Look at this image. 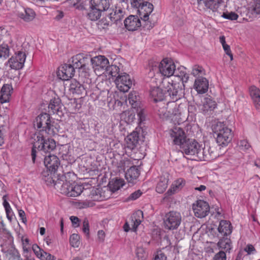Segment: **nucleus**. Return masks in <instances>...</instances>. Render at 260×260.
Here are the masks:
<instances>
[{
	"mask_svg": "<svg viewBox=\"0 0 260 260\" xmlns=\"http://www.w3.org/2000/svg\"><path fill=\"white\" fill-rule=\"evenodd\" d=\"M22 242L24 252H28L30 249L29 239L27 238H24L23 237H22Z\"/></svg>",
	"mask_w": 260,
	"mask_h": 260,
	"instance_id": "obj_52",
	"label": "nucleus"
},
{
	"mask_svg": "<svg viewBox=\"0 0 260 260\" xmlns=\"http://www.w3.org/2000/svg\"><path fill=\"white\" fill-rule=\"evenodd\" d=\"M185 184V181L183 178H179L174 182L166 194L171 196L181 189Z\"/></svg>",
	"mask_w": 260,
	"mask_h": 260,
	"instance_id": "obj_26",
	"label": "nucleus"
},
{
	"mask_svg": "<svg viewBox=\"0 0 260 260\" xmlns=\"http://www.w3.org/2000/svg\"><path fill=\"white\" fill-rule=\"evenodd\" d=\"M105 234L103 230H100L98 232V238L100 242H103L105 240Z\"/></svg>",
	"mask_w": 260,
	"mask_h": 260,
	"instance_id": "obj_62",
	"label": "nucleus"
},
{
	"mask_svg": "<svg viewBox=\"0 0 260 260\" xmlns=\"http://www.w3.org/2000/svg\"><path fill=\"white\" fill-rule=\"evenodd\" d=\"M244 250L247 252L248 254H253L255 251L254 247L251 244L247 245L245 248Z\"/></svg>",
	"mask_w": 260,
	"mask_h": 260,
	"instance_id": "obj_61",
	"label": "nucleus"
},
{
	"mask_svg": "<svg viewBox=\"0 0 260 260\" xmlns=\"http://www.w3.org/2000/svg\"><path fill=\"white\" fill-rule=\"evenodd\" d=\"M46 135L41 133H36L35 135V142L31 150V157L34 162H35L36 157V148L47 152L54 150L56 147L55 141L52 139L47 138L46 139Z\"/></svg>",
	"mask_w": 260,
	"mask_h": 260,
	"instance_id": "obj_3",
	"label": "nucleus"
},
{
	"mask_svg": "<svg viewBox=\"0 0 260 260\" xmlns=\"http://www.w3.org/2000/svg\"><path fill=\"white\" fill-rule=\"evenodd\" d=\"M182 221L180 212L172 211L166 213L163 218V223L165 229L170 231L176 230Z\"/></svg>",
	"mask_w": 260,
	"mask_h": 260,
	"instance_id": "obj_5",
	"label": "nucleus"
},
{
	"mask_svg": "<svg viewBox=\"0 0 260 260\" xmlns=\"http://www.w3.org/2000/svg\"><path fill=\"white\" fill-rule=\"evenodd\" d=\"M216 103L210 96L205 97L202 101L201 110L204 114L213 111L216 108Z\"/></svg>",
	"mask_w": 260,
	"mask_h": 260,
	"instance_id": "obj_24",
	"label": "nucleus"
},
{
	"mask_svg": "<svg viewBox=\"0 0 260 260\" xmlns=\"http://www.w3.org/2000/svg\"><path fill=\"white\" fill-rule=\"evenodd\" d=\"M219 249L226 252H230L233 246L231 240L228 237H223L220 239L217 244Z\"/></svg>",
	"mask_w": 260,
	"mask_h": 260,
	"instance_id": "obj_28",
	"label": "nucleus"
},
{
	"mask_svg": "<svg viewBox=\"0 0 260 260\" xmlns=\"http://www.w3.org/2000/svg\"><path fill=\"white\" fill-rule=\"evenodd\" d=\"M74 72V67L71 64H64L59 68L57 76L62 80H68L73 76Z\"/></svg>",
	"mask_w": 260,
	"mask_h": 260,
	"instance_id": "obj_17",
	"label": "nucleus"
},
{
	"mask_svg": "<svg viewBox=\"0 0 260 260\" xmlns=\"http://www.w3.org/2000/svg\"><path fill=\"white\" fill-rule=\"evenodd\" d=\"M125 15L124 6L120 3H116L112 12L109 14V18L112 22L116 24L121 23Z\"/></svg>",
	"mask_w": 260,
	"mask_h": 260,
	"instance_id": "obj_14",
	"label": "nucleus"
},
{
	"mask_svg": "<svg viewBox=\"0 0 260 260\" xmlns=\"http://www.w3.org/2000/svg\"><path fill=\"white\" fill-rule=\"evenodd\" d=\"M123 185L124 180L122 179H116L109 184L110 190L113 192L119 189Z\"/></svg>",
	"mask_w": 260,
	"mask_h": 260,
	"instance_id": "obj_41",
	"label": "nucleus"
},
{
	"mask_svg": "<svg viewBox=\"0 0 260 260\" xmlns=\"http://www.w3.org/2000/svg\"><path fill=\"white\" fill-rule=\"evenodd\" d=\"M226 256L225 252L222 250L220 251L219 252L216 253L214 258L213 260H226Z\"/></svg>",
	"mask_w": 260,
	"mask_h": 260,
	"instance_id": "obj_54",
	"label": "nucleus"
},
{
	"mask_svg": "<svg viewBox=\"0 0 260 260\" xmlns=\"http://www.w3.org/2000/svg\"><path fill=\"white\" fill-rule=\"evenodd\" d=\"M8 219L11 221L13 218V212L11 208L5 209Z\"/></svg>",
	"mask_w": 260,
	"mask_h": 260,
	"instance_id": "obj_64",
	"label": "nucleus"
},
{
	"mask_svg": "<svg viewBox=\"0 0 260 260\" xmlns=\"http://www.w3.org/2000/svg\"><path fill=\"white\" fill-rule=\"evenodd\" d=\"M169 134L174 144L181 146L187 140L185 133L178 126H175L169 131Z\"/></svg>",
	"mask_w": 260,
	"mask_h": 260,
	"instance_id": "obj_16",
	"label": "nucleus"
},
{
	"mask_svg": "<svg viewBox=\"0 0 260 260\" xmlns=\"http://www.w3.org/2000/svg\"><path fill=\"white\" fill-rule=\"evenodd\" d=\"M83 232L88 237L89 234V221L87 218H85L83 221Z\"/></svg>",
	"mask_w": 260,
	"mask_h": 260,
	"instance_id": "obj_53",
	"label": "nucleus"
},
{
	"mask_svg": "<svg viewBox=\"0 0 260 260\" xmlns=\"http://www.w3.org/2000/svg\"><path fill=\"white\" fill-rule=\"evenodd\" d=\"M158 71L162 76L170 77L176 74V66L171 60L167 58L164 59L160 62L158 66Z\"/></svg>",
	"mask_w": 260,
	"mask_h": 260,
	"instance_id": "obj_9",
	"label": "nucleus"
},
{
	"mask_svg": "<svg viewBox=\"0 0 260 260\" xmlns=\"http://www.w3.org/2000/svg\"><path fill=\"white\" fill-rule=\"evenodd\" d=\"M182 88L179 83H173L164 81L162 87H152L150 95L155 102H161L164 98L169 96L172 100H178L181 96Z\"/></svg>",
	"mask_w": 260,
	"mask_h": 260,
	"instance_id": "obj_1",
	"label": "nucleus"
},
{
	"mask_svg": "<svg viewBox=\"0 0 260 260\" xmlns=\"http://www.w3.org/2000/svg\"><path fill=\"white\" fill-rule=\"evenodd\" d=\"M42 254H41L40 258L41 260H55V258L54 256L51 254L46 252L45 251L42 252Z\"/></svg>",
	"mask_w": 260,
	"mask_h": 260,
	"instance_id": "obj_51",
	"label": "nucleus"
},
{
	"mask_svg": "<svg viewBox=\"0 0 260 260\" xmlns=\"http://www.w3.org/2000/svg\"><path fill=\"white\" fill-rule=\"evenodd\" d=\"M122 68L123 66L122 64L115 61L114 63H112L111 66H108L106 72L112 77H116L122 73L121 72L122 71Z\"/></svg>",
	"mask_w": 260,
	"mask_h": 260,
	"instance_id": "obj_27",
	"label": "nucleus"
},
{
	"mask_svg": "<svg viewBox=\"0 0 260 260\" xmlns=\"http://www.w3.org/2000/svg\"><path fill=\"white\" fill-rule=\"evenodd\" d=\"M183 153L188 155H198L201 147L200 144L195 140L187 139L180 146Z\"/></svg>",
	"mask_w": 260,
	"mask_h": 260,
	"instance_id": "obj_11",
	"label": "nucleus"
},
{
	"mask_svg": "<svg viewBox=\"0 0 260 260\" xmlns=\"http://www.w3.org/2000/svg\"><path fill=\"white\" fill-rule=\"evenodd\" d=\"M218 156L215 148L209 145H205L203 148H200L197 157L201 160L211 161Z\"/></svg>",
	"mask_w": 260,
	"mask_h": 260,
	"instance_id": "obj_12",
	"label": "nucleus"
},
{
	"mask_svg": "<svg viewBox=\"0 0 260 260\" xmlns=\"http://www.w3.org/2000/svg\"><path fill=\"white\" fill-rule=\"evenodd\" d=\"M32 249L37 257L40 258L42 252L44 251L41 249L37 244H34L32 246Z\"/></svg>",
	"mask_w": 260,
	"mask_h": 260,
	"instance_id": "obj_58",
	"label": "nucleus"
},
{
	"mask_svg": "<svg viewBox=\"0 0 260 260\" xmlns=\"http://www.w3.org/2000/svg\"><path fill=\"white\" fill-rule=\"evenodd\" d=\"M177 100H172V102H168L167 103L168 117H171L172 115H176L177 114L178 109L177 108V105L175 103Z\"/></svg>",
	"mask_w": 260,
	"mask_h": 260,
	"instance_id": "obj_40",
	"label": "nucleus"
},
{
	"mask_svg": "<svg viewBox=\"0 0 260 260\" xmlns=\"http://www.w3.org/2000/svg\"><path fill=\"white\" fill-rule=\"evenodd\" d=\"M251 13L255 16L260 14V1H256L250 9Z\"/></svg>",
	"mask_w": 260,
	"mask_h": 260,
	"instance_id": "obj_46",
	"label": "nucleus"
},
{
	"mask_svg": "<svg viewBox=\"0 0 260 260\" xmlns=\"http://www.w3.org/2000/svg\"><path fill=\"white\" fill-rule=\"evenodd\" d=\"M139 15L142 20L146 21L149 19V16L153 10V6L147 2L142 3V5L138 8Z\"/></svg>",
	"mask_w": 260,
	"mask_h": 260,
	"instance_id": "obj_19",
	"label": "nucleus"
},
{
	"mask_svg": "<svg viewBox=\"0 0 260 260\" xmlns=\"http://www.w3.org/2000/svg\"><path fill=\"white\" fill-rule=\"evenodd\" d=\"M131 1L132 6L137 8L140 7L142 3L144 2V0H131Z\"/></svg>",
	"mask_w": 260,
	"mask_h": 260,
	"instance_id": "obj_63",
	"label": "nucleus"
},
{
	"mask_svg": "<svg viewBox=\"0 0 260 260\" xmlns=\"http://www.w3.org/2000/svg\"><path fill=\"white\" fill-rule=\"evenodd\" d=\"M44 165L48 170L54 173L60 165V161L56 155L49 154L45 156Z\"/></svg>",
	"mask_w": 260,
	"mask_h": 260,
	"instance_id": "obj_18",
	"label": "nucleus"
},
{
	"mask_svg": "<svg viewBox=\"0 0 260 260\" xmlns=\"http://www.w3.org/2000/svg\"><path fill=\"white\" fill-rule=\"evenodd\" d=\"M127 147L133 150L138 143L139 134L137 132H133L128 135L125 139Z\"/></svg>",
	"mask_w": 260,
	"mask_h": 260,
	"instance_id": "obj_31",
	"label": "nucleus"
},
{
	"mask_svg": "<svg viewBox=\"0 0 260 260\" xmlns=\"http://www.w3.org/2000/svg\"><path fill=\"white\" fill-rule=\"evenodd\" d=\"M167 106V103L162 102H159L157 105V113L160 118L165 119L169 117Z\"/></svg>",
	"mask_w": 260,
	"mask_h": 260,
	"instance_id": "obj_38",
	"label": "nucleus"
},
{
	"mask_svg": "<svg viewBox=\"0 0 260 260\" xmlns=\"http://www.w3.org/2000/svg\"><path fill=\"white\" fill-rule=\"evenodd\" d=\"M83 189L84 187L82 185L67 181L63 182L60 188L61 193L71 197H78L82 192Z\"/></svg>",
	"mask_w": 260,
	"mask_h": 260,
	"instance_id": "obj_7",
	"label": "nucleus"
},
{
	"mask_svg": "<svg viewBox=\"0 0 260 260\" xmlns=\"http://www.w3.org/2000/svg\"><path fill=\"white\" fill-rule=\"evenodd\" d=\"M25 59V53L19 51L8 60V63L12 69L18 70L23 67Z\"/></svg>",
	"mask_w": 260,
	"mask_h": 260,
	"instance_id": "obj_13",
	"label": "nucleus"
},
{
	"mask_svg": "<svg viewBox=\"0 0 260 260\" xmlns=\"http://www.w3.org/2000/svg\"><path fill=\"white\" fill-rule=\"evenodd\" d=\"M137 115L139 117V120L140 122H142L145 120V113L143 109H139L137 110Z\"/></svg>",
	"mask_w": 260,
	"mask_h": 260,
	"instance_id": "obj_59",
	"label": "nucleus"
},
{
	"mask_svg": "<svg viewBox=\"0 0 260 260\" xmlns=\"http://www.w3.org/2000/svg\"><path fill=\"white\" fill-rule=\"evenodd\" d=\"M222 17L227 19L235 20L238 19V15L236 13L231 12L230 13H223Z\"/></svg>",
	"mask_w": 260,
	"mask_h": 260,
	"instance_id": "obj_49",
	"label": "nucleus"
},
{
	"mask_svg": "<svg viewBox=\"0 0 260 260\" xmlns=\"http://www.w3.org/2000/svg\"><path fill=\"white\" fill-rule=\"evenodd\" d=\"M142 194V191L140 190H138L132 193L128 197L129 200H136L139 198Z\"/></svg>",
	"mask_w": 260,
	"mask_h": 260,
	"instance_id": "obj_55",
	"label": "nucleus"
},
{
	"mask_svg": "<svg viewBox=\"0 0 260 260\" xmlns=\"http://www.w3.org/2000/svg\"><path fill=\"white\" fill-rule=\"evenodd\" d=\"M136 254L139 260H146L148 255L144 248L141 246L137 247Z\"/></svg>",
	"mask_w": 260,
	"mask_h": 260,
	"instance_id": "obj_45",
	"label": "nucleus"
},
{
	"mask_svg": "<svg viewBox=\"0 0 260 260\" xmlns=\"http://www.w3.org/2000/svg\"><path fill=\"white\" fill-rule=\"evenodd\" d=\"M212 129L218 145L225 146L231 141L233 136L232 129L223 122H218L214 124Z\"/></svg>",
	"mask_w": 260,
	"mask_h": 260,
	"instance_id": "obj_4",
	"label": "nucleus"
},
{
	"mask_svg": "<svg viewBox=\"0 0 260 260\" xmlns=\"http://www.w3.org/2000/svg\"><path fill=\"white\" fill-rule=\"evenodd\" d=\"M18 16L25 21H30L35 18L36 14L31 9L23 8L22 10L19 12Z\"/></svg>",
	"mask_w": 260,
	"mask_h": 260,
	"instance_id": "obj_29",
	"label": "nucleus"
},
{
	"mask_svg": "<svg viewBox=\"0 0 260 260\" xmlns=\"http://www.w3.org/2000/svg\"><path fill=\"white\" fill-rule=\"evenodd\" d=\"M199 5L204 4L205 7L212 11H216L220 5L219 0H198Z\"/></svg>",
	"mask_w": 260,
	"mask_h": 260,
	"instance_id": "obj_35",
	"label": "nucleus"
},
{
	"mask_svg": "<svg viewBox=\"0 0 260 260\" xmlns=\"http://www.w3.org/2000/svg\"><path fill=\"white\" fill-rule=\"evenodd\" d=\"M92 68L95 74L100 76L106 72L109 63L108 59L104 56L99 55L93 58H90Z\"/></svg>",
	"mask_w": 260,
	"mask_h": 260,
	"instance_id": "obj_8",
	"label": "nucleus"
},
{
	"mask_svg": "<svg viewBox=\"0 0 260 260\" xmlns=\"http://www.w3.org/2000/svg\"><path fill=\"white\" fill-rule=\"evenodd\" d=\"M140 174L139 169L136 166L130 167L125 173V178L129 183L134 184Z\"/></svg>",
	"mask_w": 260,
	"mask_h": 260,
	"instance_id": "obj_23",
	"label": "nucleus"
},
{
	"mask_svg": "<svg viewBox=\"0 0 260 260\" xmlns=\"http://www.w3.org/2000/svg\"><path fill=\"white\" fill-rule=\"evenodd\" d=\"M90 5L92 7L103 12L109 9L110 0H90Z\"/></svg>",
	"mask_w": 260,
	"mask_h": 260,
	"instance_id": "obj_30",
	"label": "nucleus"
},
{
	"mask_svg": "<svg viewBox=\"0 0 260 260\" xmlns=\"http://www.w3.org/2000/svg\"><path fill=\"white\" fill-rule=\"evenodd\" d=\"M84 86L76 80H72L69 86V91L73 94H81L84 91Z\"/></svg>",
	"mask_w": 260,
	"mask_h": 260,
	"instance_id": "obj_33",
	"label": "nucleus"
},
{
	"mask_svg": "<svg viewBox=\"0 0 260 260\" xmlns=\"http://www.w3.org/2000/svg\"><path fill=\"white\" fill-rule=\"evenodd\" d=\"M218 231L223 236L231 234L232 232L231 223L227 220H221L218 228Z\"/></svg>",
	"mask_w": 260,
	"mask_h": 260,
	"instance_id": "obj_32",
	"label": "nucleus"
},
{
	"mask_svg": "<svg viewBox=\"0 0 260 260\" xmlns=\"http://www.w3.org/2000/svg\"><path fill=\"white\" fill-rule=\"evenodd\" d=\"M90 57L84 54H78L72 58V67L74 69H78L79 72H85V76L89 74V69L86 67V64L89 63Z\"/></svg>",
	"mask_w": 260,
	"mask_h": 260,
	"instance_id": "obj_6",
	"label": "nucleus"
},
{
	"mask_svg": "<svg viewBox=\"0 0 260 260\" xmlns=\"http://www.w3.org/2000/svg\"><path fill=\"white\" fill-rule=\"evenodd\" d=\"M140 217L143 218V212L141 211H138L132 216V231L134 232L136 231L138 226L141 222Z\"/></svg>",
	"mask_w": 260,
	"mask_h": 260,
	"instance_id": "obj_37",
	"label": "nucleus"
},
{
	"mask_svg": "<svg viewBox=\"0 0 260 260\" xmlns=\"http://www.w3.org/2000/svg\"><path fill=\"white\" fill-rule=\"evenodd\" d=\"M101 11L95 7H92L90 5V10L87 13L88 18L92 21H95L99 19L101 16Z\"/></svg>",
	"mask_w": 260,
	"mask_h": 260,
	"instance_id": "obj_39",
	"label": "nucleus"
},
{
	"mask_svg": "<svg viewBox=\"0 0 260 260\" xmlns=\"http://www.w3.org/2000/svg\"><path fill=\"white\" fill-rule=\"evenodd\" d=\"M191 74L197 78L203 77L205 75V71L202 67L194 65L192 67Z\"/></svg>",
	"mask_w": 260,
	"mask_h": 260,
	"instance_id": "obj_44",
	"label": "nucleus"
},
{
	"mask_svg": "<svg viewBox=\"0 0 260 260\" xmlns=\"http://www.w3.org/2000/svg\"><path fill=\"white\" fill-rule=\"evenodd\" d=\"M239 147H240L241 149L246 150L248 149L250 146L247 140H243L240 141L239 143Z\"/></svg>",
	"mask_w": 260,
	"mask_h": 260,
	"instance_id": "obj_57",
	"label": "nucleus"
},
{
	"mask_svg": "<svg viewBox=\"0 0 260 260\" xmlns=\"http://www.w3.org/2000/svg\"><path fill=\"white\" fill-rule=\"evenodd\" d=\"M13 88L11 85L4 84L2 87L0 91V102L2 104L9 102Z\"/></svg>",
	"mask_w": 260,
	"mask_h": 260,
	"instance_id": "obj_22",
	"label": "nucleus"
},
{
	"mask_svg": "<svg viewBox=\"0 0 260 260\" xmlns=\"http://www.w3.org/2000/svg\"><path fill=\"white\" fill-rule=\"evenodd\" d=\"M249 93L255 107L256 109L260 110V90L252 86L249 88Z\"/></svg>",
	"mask_w": 260,
	"mask_h": 260,
	"instance_id": "obj_25",
	"label": "nucleus"
},
{
	"mask_svg": "<svg viewBox=\"0 0 260 260\" xmlns=\"http://www.w3.org/2000/svg\"><path fill=\"white\" fill-rule=\"evenodd\" d=\"M130 165V159L127 158H124L119 161L118 167L120 168L121 170H124L126 168L129 167Z\"/></svg>",
	"mask_w": 260,
	"mask_h": 260,
	"instance_id": "obj_47",
	"label": "nucleus"
},
{
	"mask_svg": "<svg viewBox=\"0 0 260 260\" xmlns=\"http://www.w3.org/2000/svg\"><path fill=\"white\" fill-rule=\"evenodd\" d=\"M128 101L134 108H136L138 104L139 97L136 91L131 92L128 94Z\"/></svg>",
	"mask_w": 260,
	"mask_h": 260,
	"instance_id": "obj_43",
	"label": "nucleus"
},
{
	"mask_svg": "<svg viewBox=\"0 0 260 260\" xmlns=\"http://www.w3.org/2000/svg\"><path fill=\"white\" fill-rule=\"evenodd\" d=\"M10 55V48L8 44L2 43L0 45V58L5 59Z\"/></svg>",
	"mask_w": 260,
	"mask_h": 260,
	"instance_id": "obj_42",
	"label": "nucleus"
},
{
	"mask_svg": "<svg viewBox=\"0 0 260 260\" xmlns=\"http://www.w3.org/2000/svg\"><path fill=\"white\" fill-rule=\"evenodd\" d=\"M169 182L168 175L160 176L156 187V191L159 193L164 192L168 187Z\"/></svg>",
	"mask_w": 260,
	"mask_h": 260,
	"instance_id": "obj_36",
	"label": "nucleus"
},
{
	"mask_svg": "<svg viewBox=\"0 0 260 260\" xmlns=\"http://www.w3.org/2000/svg\"><path fill=\"white\" fill-rule=\"evenodd\" d=\"M175 76L179 77L181 79V80H182V83L186 82L189 79L188 74L184 73V72H181L180 75L178 74L177 72Z\"/></svg>",
	"mask_w": 260,
	"mask_h": 260,
	"instance_id": "obj_56",
	"label": "nucleus"
},
{
	"mask_svg": "<svg viewBox=\"0 0 260 260\" xmlns=\"http://www.w3.org/2000/svg\"><path fill=\"white\" fill-rule=\"evenodd\" d=\"M125 28L129 31H134L141 26V21L138 16L131 15L124 21Z\"/></svg>",
	"mask_w": 260,
	"mask_h": 260,
	"instance_id": "obj_20",
	"label": "nucleus"
},
{
	"mask_svg": "<svg viewBox=\"0 0 260 260\" xmlns=\"http://www.w3.org/2000/svg\"><path fill=\"white\" fill-rule=\"evenodd\" d=\"M154 260H167V256L161 251L157 252Z\"/></svg>",
	"mask_w": 260,
	"mask_h": 260,
	"instance_id": "obj_60",
	"label": "nucleus"
},
{
	"mask_svg": "<svg viewBox=\"0 0 260 260\" xmlns=\"http://www.w3.org/2000/svg\"><path fill=\"white\" fill-rule=\"evenodd\" d=\"M53 172H51V173L49 175L48 177L45 178V180H44L48 185H51L52 184L56 185L57 183H55V180L53 179L54 176ZM60 183L59 182H57V184Z\"/></svg>",
	"mask_w": 260,
	"mask_h": 260,
	"instance_id": "obj_50",
	"label": "nucleus"
},
{
	"mask_svg": "<svg viewBox=\"0 0 260 260\" xmlns=\"http://www.w3.org/2000/svg\"><path fill=\"white\" fill-rule=\"evenodd\" d=\"M115 83L116 87L123 92L128 91L132 85V81L129 75L125 73L119 74L115 80Z\"/></svg>",
	"mask_w": 260,
	"mask_h": 260,
	"instance_id": "obj_10",
	"label": "nucleus"
},
{
	"mask_svg": "<svg viewBox=\"0 0 260 260\" xmlns=\"http://www.w3.org/2000/svg\"><path fill=\"white\" fill-rule=\"evenodd\" d=\"M79 236L77 234H72L70 238L71 244L73 247H78L79 244Z\"/></svg>",
	"mask_w": 260,
	"mask_h": 260,
	"instance_id": "obj_48",
	"label": "nucleus"
},
{
	"mask_svg": "<svg viewBox=\"0 0 260 260\" xmlns=\"http://www.w3.org/2000/svg\"><path fill=\"white\" fill-rule=\"evenodd\" d=\"M62 107L61 100L59 98H54L50 100L48 106L49 111L53 113H57Z\"/></svg>",
	"mask_w": 260,
	"mask_h": 260,
	"instance_id": "obj_34",
	"label": "nucleus"
},
{
	"mask_svg": "<svg viewBox=\"0 0 260 260\" xmlns=\"http://www.w3.org/2000/svg\"><path fill=\"white\" fill-rule=\"evenodd\" d=\"M34 126L39 129L37 133H41L50 137L56 135L59 131L57 124L52 122L50 115L46 113H42L36 118Z\"/></svg>",
	"mask_w": 260,
	"mask_h": 260,
	"instance_id": "obj_2",
	"label": "nucleus"
},
{
	"mask_svg": "<svg viewBox=\"0 0 260 260\" xmlns=\"http://www.w3.org/2000/svg\"><path fill=\"white\" fill-rule=\"evenodd\" d=\"M209 87L208 81L203 77L197 78L194 81V88L200 94L206 92Z\"/></svg>",
	"mask_w": 260,
	"mask_h": 260,
	"instance_id": "obj_21",
	"label": "nucleus"
},
{
	"mask_svg": "<svg viewBox=\"0 0 260 260\" xmlns=\"http://www.w3.org/2000/svg\"><path fill=\"white\" fill-rule=\"evenodd\" d=\"M192 209L195 216L198 218H203L209 212L210 208L208 204L203 200L197 201L192 205Z\"/></svg>",
	"mask_w": 260,
	"mask_h": 260,
	"instance_id": "obj_15",
	"label": "nucleus"
}]
</instances>
